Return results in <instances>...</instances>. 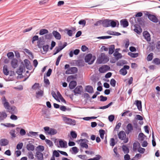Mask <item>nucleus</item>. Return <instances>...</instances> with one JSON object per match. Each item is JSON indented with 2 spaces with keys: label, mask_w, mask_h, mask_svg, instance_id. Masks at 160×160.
I'll list each match as a JSON object with an SVG mask.
<instances>
[{
  "label": "nucleus",
  "mask_w": 160,
  "mask_h": 160,
  "mask_svg": "<svg viewBox=\"0 0 160 160\" xmlns=\"http://www.w3.org/2000/svg\"><path fill=\"white\" fill-rule=\"evenodd\" d=\"M78 23L79 24L82 25L83 27L86 25V22L84 20L82 19L79 21Z\"/></svg>",
  "instance_id": "obj_41"
},
{
  "label": "nucleus",
  "mask_w": 160,
  "mask_h": 160,
  "mask_svg": "<svg viewBox=\"0 0 160 160\" xmlns=\"http://www.w3.org/2000/svg\"><path fill=\"white\" fill-rule=\"evenodd\" d=\"M99 132L101 138L102 139L104 138L105 131L103 129H100L99 131Z\"/></svg>",
  "instance_id": "obj_36"
},
{
  "label": "nucleus",
  "mask_w": 160,
  "mask_h": 160,
  "mask_svg": "<svg viewBox=\"0 0 160 160\" xmlns=\"http://www.w3.org/2000/svg\"><path fill=\"white\" fill-rule=\"evenodd\" d=\"M76 78V76L71 75L69 76L67 78V81L68 82H70L72 80H74Z\"/></svg>",
  "instance_id": "obj_29"
},
{
  "label": "nucleus",
  "mask_w": 160,
  "mask_h": 160,
  "mask_svg": "<svg viewBox=\"0 0 160 160\" xmlns=\"http://www.w3.org/2000/svg\"><path fill=\"white\" fill-rule=\"evenodd\" d=\"M77 85V82L75 81H71L69 85V87L70 89H73Z\"/></svg>",
  "instance_id": "obj_20"
},
{
  "label": "nucleus",
  "mask_w": 160,
  "mask_h": 160,
  "mask_svg": "<svg viewBox=\"0 0 160 160\" xmlns=\"http://www.w3.org/2000/svg\"><path fill=\"white\" fill-rule=\"evenodd\" d=\"M70 134L72 137L73 139L76 138L77 136V134L74 131H71L70 132Z\"/></svg>",
  "instance_id": "obj_38"
},
{
  "label": "nucleus",
  "mask_w": 160,
  "mask_h": 160,
  "mask_svg": "<svg viewBox=\"0 0 160 160\" xmlns=\"http://www.w3.org/2000/svg\"><path fill=\"white\" fill-rule=\"evenodd\" d=\"M136 105L137 108L139 111L142 110V102L141 101L137 100L136 101Z\"/></svg>",
  "instance_id": "obj_24"
},
{
  "label": "nucleus",
  "mask_w": 160,
  "mask_h": 160,
  "mask_svg": "<svg viewBox=\"0 0 160 160\" xmlns=\"http://www.w3.org/2000/svg\"><path fill=\"white\" fill-rule=\"evenodd\" d=\"M53 156H55L56 157H58L59 156L60 154L59 152L56 150H54L53 153Z\"/></svg>",
  "instance_id": "obj_59"
},
{
  "label": "nucleus",
  "mask_w": 160,
  "mask_h": 160,
  "mask_svg": "<svg viewBox=\"0 0 160 160\" xmlns=\"http://www.w3.org/2000/svg\"><path fill=\"white\" fill-rule=\"evenodd\" d=\"M148 16L149 19L151 21L155 23L158 22V19L155 16L149 14Z\"/></svg>",
  "instance_id": "obj_12"
},
{
  "label": "nucleus",
  "mask_w": 160,
  "mask_h": 160,
  "mask_svg": "<svg viewBox=\"0 0 160 160\" xmlns=\"http://www.w3.org/2000/svg\"><path fill=\"white\" fill-rule=\"evenodd\" d=\"M80 146L82 148H88V145L87 144H86L85 142H81L80 144Z\"/></svg>",
  "instance_id": "obj_57"
},
{
  "label": "nucleus",
  "mask_w": 160,
  "mask_h": 160,
  "mask_svg": "<svg viewBox=\"0 0 160 160\" xmlns=\"http://www.w3.org/2000/svg\"><path fill=\"white\" fill-rule=\"evenodd\" d=\"M3 72L4 74L6 75H8L9 74V71L8 69L7 65H4L3 67Z\"/></svg>",
  "instance_id": "obj_27"
},
{
  "label": "nucleus",
  "mask_w": 160,
  "mask_h": 160,
  "mask_svg": "<svg viewBox=\"0 0 160 160\" xmlns=\"http://www.w3.org/2000/svg\"><path fill=\"white\" fill-rule=\"evenodd\" d=\"M8 140L5 138L1 139L0 140V145L1 146H6L8 144Z\"/></svg>",
  "instance_id": "obj_14"
},
{
  "label": "nucleus",
  "mask_w": 160,
  "mask_h": 160,
  "mask_svg": "<svg viewBox=\"0 0 160 160\" xmlns=\"http://www.w3.org/2000/svg\"><path fill=\"white\" fill-rule=\"evenodd\" d=\"M23 146L22 143H20L17 144V149L18 150L21 149H22Z\"/></svg>",
  "instance_id": "obj_63"
},
{
  "label": "nucleus",
  "mask_w": 160,
  "mask_h": 160,
  "mask_svg": "<svg viewBox=\"0 0 160 160\" xmlns=\"http://www.w3.org/2000/svg\"><path fill=\"white\" fill-rule=\"evenodd\" d=\"M24 68V67L23 66H20L19 69L17 70L16 72L19 75H21L23 72Z\"/></svg>",
  "instance_id": "obj_28"
},
{
  "label": "nucleus",
  "mask_w": 160,
  "mask_h": 160,
  "mask_svg": "<svg viewBox=\"0 0 160 160\" xmlns=\"http://www.w3.org/2000/svg\"><path fill=\"white\" fill-rule=\"evenodd\" d=\"M129 68V66L128 65L124 66L123 68L120 70L119 72L123 76L126 75L127 73L126 70H128Z\"/></svg>",
  "instance_id": "obj_8"
},
{
  "label": "nucleus",
  "mask_w": 160,
  "mask_h": 160,
  "mask_svg": "<svg viewBox=\"0 0 160 160\" xmlns=\"http://www.w3.org/2000/svg\"><path fill=\"white\" fill-rule=\"evenodd\" d=\"M82 90V87L81 86H78L73 90L75 94H81Z\"/></svg>",
  "instance_id": "obj_10"
},
{
  "label": "nucleus",
  "mask_w": 160,
  "mask_h": 160,
  "mask_svg": "<svg viewBox=\"0 0 160 160\" xmlns=\"http://www.w3.org/2000/svg\"><path fill=\"white\" fill-rule=\"evenodd\" d=\"M103 26L106 27L110 26V20L106 19L103 21L102 22Z\"/></svg>",
  "instance_id": "obj_21"
},
{
  "label": "nucleus",
  "mask_w": 160,
  "mask_h": 160,
  "mask_svg": "<svg viewBox=\"0 0 160 160\" xmlns=\"http://www.w3.org/2000/svg\"><path fill=\"white\" fill-rule=\"evenodd\" d=\"M85 89L87 92L89 93H92L93 92V88L91 86H87L86 87Z\"/></svg>",
  "instance_id": "obj_25"
},
{
  "label": "nucleus",
  "mask_w": 160,
  "mask_h": 160,
  "mask_svg": "<svg viewBox=\"0 0 160 160\" xmlns=\"http://www.w3.org/2000/svg\"><path fill=\"white\" fill-rule=\"evenodd\" d=\"M7 56L9 58H11L14 57L13 53L12 52H10L7 53Z\"/></svg>",
  "instance_id": "obj_53"
},
{
  "label": "nucleus",
  "mask_w": 160,
  "mask_h": 160,
  "mask_svg": "<svg viewBox=\"0 0 160 160\" xmlns=\"http://www.w3.org/2000/svg\"><path fill=\"white\" fill-rule=\"evenodd\" d=\"M118 138L121 140H123L125 143H127L128 141V138H126V135L123 131H120L118 134Z\"/></svg>",
  "instance_id": "obj_4"
},
{
  "label": "nucleus",
  "mask_w": 160,
  "mask_h": 160,
  "mask_svg": "<svg viewBox=\"0 0 160 160\" xmlns=\"http://www.w3.org/2000/svg\"><path fill=\"white\" fill-rule=\"evenodd\" d=\"M51 94L53 97L56 100H58V96H57V94L55 93V92L53 91H52L51 92Z\"/></svg>",
  "instance_id": "obj_56"
},
{
  "label": "nucleus",
  "mask_w": 160,
  "mask_h": 160,
  "mask_svg": "<svg viewBox=\"0 0 160 160\" xmlns=\"http://www.w3.org/2000/svg\"><path fill=\"white\" fill-rule=\"evenodd\" d=\"M153 62L156 65L160 64V59L158 58H155L153 60Z\"/></svg>",
  "instance_id": "obj_49"
},
{
  "label": "nucleus",
  "mask_w": 160,
  "mask_h": 160,
  "mask_svg": "<svg viewBox=\"0 0 160 160\" xmlns=\"http://www.w3.org/2000/svg\"><path fill=\"white\" fill-rule=\"evenodd\" d=\"M110 67L106 65H103L100 67L99 69V71L101 73H104L110 69Z\"/></svg>",
  "instance_id": "obj_9"
},
{
  "label": "nucleus",
  "mask_w": 160,
  "mask_h": 160,
  "mask_svg": "<svg viewBox=\"0 0 160 160\" xmlns=\"http://www.w3.org/2000/svg\"><path fill=\"white\" fill-rule=\"evenodd\" d=\"M115 144L116 143L114 139L113 138H111L110 141V145L111 146L113 147Z\"/></svg>",
  "instance_id": "obj_40"
},
{
  "label": "nucleus",
  "mask_w": 160,
  "mask_h": 160,
  "mask_svg": "<svg viewBox=\"0 0 160 160\" xmlns=\"http://www.w3.org/2000/svg\"><path fill=\"white\" fill-rule=\"evenodd\" d=\"M35 156L38 160H43V154L40 152L37 151Z\"/></svg>",
  "instance_id": "obj_11"
},
{
  "label": "nucleus",
  "mask_w": 160,
  "mask_h": 160,
  "mask_svg": "<svg viewBox=\"0 0 160 160\" xmlns=\"http://www.w3.org/2000/svg\"><path fill=\"white\" fill-rule=\"evenodd\" d=\"M15 130L13 129L11 130L10 132V134L12 136V138H15L16 136V134L15 133Z\"/></svg>",
  "instance_id": "obj_43"
},
{
  "label": "nucleus",
  "mask_w": 160,
  "mask_h": 160,
  "mask_svg": "<svg viewBox=\"0 0 160 160\" xmlns=\"http://www.w3.org/2000/svg\"><path fill=\"white\" fill-rule=\"evenodd\" d=\"M113 152L115 155V156L118 158L119 157L120 155L118 152V149L117 147H115L113 149Z\"/></svg>",
  "instance_id": "obj_44"
},
{
  "label": "nucleus",
  "mask_w": 160,
  "mask_h": 160,
  "mask_svg": "<svg viewBox=\"0 0 160 160\" xmlns=\"http://www.w3.org/2000/svg\"><path fill=\"white\" fill-rule=\"evenodd\" d=\"M24 62L25 63V66L26 67L28 68L29 67V62L27 59H25L24 60Z\"/></svg>",
  "instance_id": "obj_60"
},
{
  "label": "nucleus",
  "mask_w": 160,
  "mask_h": 160,
  "mask_svg": "<svg viewBox=\"0 0 160 160\" xmlns=\"http://www.w3.org/2000/svg\"><path fill=\"white\" fill-rule=\"evenodd\" d=\"M78 71L77 68L75 67H72L69 68L65 72V73L67 74H73L76 73Z\"/></svg>",
  "instance_id": "obj_7"
},
{
  "label": "nucleus",
  "mask_w": 160,
  "mask_h": 160,
  "mask_svg": "<svg viewBox=\"0 0 160 160\" xmlns=\"http://www.w3.org/2000/svg\"><path fill=\"white\" fill-rule=\"evenodd\" d=\"M114 46L112 45L110 46L109 48V53L110 54H112L114 52Z\"/></svg>",
  "instance_id": "obj_31"
},
{
  "label": "nucleus",
  "mask_w": 160,
  "mask_h": 160,
  "mask_svg": "<svg viewBox=\"0 0 160 160\" xmlns=\"http://www.w3.org/2000/svg\"><path fill=\"white\" fill-rule=\"evenodd\" d=\"M123 151L125 153H128L129 152L128 148L125 145H123L122 147Z\"/></svg>",
  "instance_id": "obj_33"
},
{
  "label": "nucleus",
  "mask_w": 160,
  "mask_h": 160,
  "mask_svg": "<svg viewBox=\"0 0 160 160\" xmlns=\"http://www.w3.org/2000/svg\"><path fill=\"white\" fill-rule=\"evenodd\" d=\"M26 132L23 129H21L20 131V134L22 136H23L25 135Z\"/></svg>",
  "instance_id": "obj_64"
},
{
  "label": "nucleus",
  "mask_w": 160,
  "mask_h": 160,
  "mask_svg": "<svg viewBox=\"0 0 160 160\" xmlns=\"http://www.w3.org/2000/svg\"><path fill=\"white\" fill-rule=\"evenodd\" d=\"M44 149V147L42 146L39 145L36 148V150L40 152H42Z\"/></svg>",
  "instance_id": "obj_34"
},
{
  "label": "nucleus",
  "mask_w": 160,
  "mask_h": 160,
  "mask_svg": "<svg viewBox=\"0 0 160 160\" xmlns=\"http://www.w3.org/2000/svg\"><path fill=\"white\" fill-rule=\"evenodd\" d=\"M95 59L96 57L94 56H92L91 54H88L85 58V62H88L89 64H92Z\"/></svg>",
  "instance_id": "obj_3"
},
{
  "label": "nucleus",
  "mask_w": 160,
  "mask_h": 160,
  "mask_svg": "<svg viewBox=\"0 0 160 160\" xmlns=\"http://www.w3.org/2000/svg\"><path fill=\"white\" fill-rule=\"evenodd\" d=\"M48 32V31L47 29H43L40 30L39 31V34L40 35H42L44 34H47Z\"/></svg>",
  "instance_id": "obj_30"
},
{
  "label": "nucleus",
  "mask_w": 160,
  "mask_h": 160,
  "mask_svg": "<svg viewBox=\"0 0 160 160\" xmlns=\"http://www.w3.org/2000/svg\"><path fill=\"white\" fill-rule=\"evenodd\" d=\"M2 104H3L4 108L8 111H10V105L9 103L8 102L5 97L3 96L2 98Z\"/></svg>",
  "instance_id": "obj_6"
},
{
  "label": "nucleus",
  "mask_w": 160,
  "mask_h": 160,
  "mask_svg": "<svg viewBox=\"0 0 160 160\" xmlns=\"http://www.w3.org/2000/svg\"><path fill=\"white\" fill-rule=\"evenodd\" d=\"M145 135L142 133H140L138 135V138L139 140L142 141L144 140Z\"/></svg>",
  "instance_id": "obj_39"
},
{
  "label": "nucleus",
  "mask_w": 160,
  "mask_h": 160,
  "mask_svg": "<svg viewBox=\"0 0 160 160\" xmlns=\"http://www.w3.org/2000/svg\"><path fill=\"white\" fill-rule=\"evenodd\" d=\"M59 143L60 146L61 148H66L67 147V142L64 140L60 139L59 141Z\"/></svg>",
  "instance_id": "obj_15"
},
{
  "label": "nucleus",
  "mask_w": 160,
  "mask_h": 160,
  "mask_svg": "<svg viewBox=\"0 0 160 160\" xmlns=\"http://www.w3.org/2000/svg\"><path fill=\"white\" fill-rule=\"evenodd\" d=\"M120 23L121 25L124 28H126L128 26V22L125 19L121 20Z\"/></svg>",
  "instance_id": "obj_18"
},
{
  "label": "nucleus",
  "mask_w": 160,
  "mask_h": 160,
  "mask_svg": "<svg viewBox=\"0 0 160 160\" xmlns=\"http://www.w3.org/2000/svg\"><path fill=\"white\" fill-rule=\"evenodd\" d=\"M38 83H36L32 87V88L34 90L37 89L39 87Z\"/></svg>",
  "instance_id": "obj_61"
},
{
  "label": "nucleus",
  "mask_w": 160,
  "mask_h": 160,
  "mask_svg": "<svg viewBox=\"0 0 160 160\" xmlns=\"http://www.w3.org/2000/svg\"><path fill=\"white\" fill-rule=\"evenodd\" d=\"M134 31L138 34H140L142 30L140 28H138L136 27L134 29Z\"/></svg>",
  "instance_id": "obj_45"
},
{
  "label": "nucleus",
  "mask_w": 160,
  "mask_h": 160,
  "mask_svg": "<svg viewBox=\"0 0 160 160\" xmlns=\"http://www.w3.org/2000/svg\"><path fill=\"white\" fill-rule=\"evenodd\" d=\"M116 81L114 79H112L110 81V84L113 87H114L116 85Z\"/></svg>",
  "instance_id": "obj_50"
},
{
  "label": "nucleus",
  "mask_w": 160,
  "mask_h": 160,
  "mask_svg": "<svg viewBox=\"0 0 160 160\" xmlns=\"http://www.w3.org/2000/svg\"><path fill=\"white\" fill-rule=\"evenodd\" d=\"M126 129V132L127 134H129L133 130L132 125L131 123L128 124L127 126Z\"/></svg>",
  "instance_id": "obj_19"
},
{
  "label": "nucleus",
  "mask_w": 160,
  "mask_h": 160,
  "mask_svg": "<svg viewBox=\"0 0 160 160\" xmlns=\"http://www.w3.org/2000/svg\"><path fill=\"white\" fill-rule=\"evenodd\" d=\"M101 101L104 102L106 101L107 99V98L106 97H104L102 95L100 96Z\"/></svg>",
  "instance_id": "obj_62"
},
{
  "label": "nucleus",
  "mask_w": 160,
  "mask_h": 160,
  "mask_svg": "<svg viewBox=\"0 0 160 160\" xmlns=\"http://www.w3.org/2000/svg\"><path fill=\"white\" fill-rule=\"evenodd\" d=\"M7 114L4 112L0 113V122L4 120L7 117Z\"/></svg>",
  "instance_id": "obj_22"
},
{
  "label": "nucleus",
  "mask_w": 160,
  "mask_h": 160,
  "mask_svg": "<svg viewBox=\"0 0 160 160\" xmlns=\"http://www.w3.org/2000/svg\"><path fill=\"white\" fill-rule=\"evenodd\" d=\"M43 129L45 133L47 135H53L57 133V130L48 126L44 127Z\"/></svg>",
  "instance_id": "obj_2"
},
{
  "label": "nucleus",
  "mask_w": 160,
  "mask_h": 160,
  "mask_svg": "<svg viewBox=\"0 0 160 160\" xmlns=\"http://www.w3.org/2000/svg\"><path fill=\"white\" fill-rule=\"evenodd\" d=\"M53 35L55 38L57 40H60L61 38V35L57 31H53L52 33Z\"/></svg>",
  "instance_id": "obj_17"
},
{
  "label": "nucleus",
  "mask_w": 160,
  "mask_h": 160,
  "mask_svg": "<svg viewBox=\"0 0 160 160\" xmlns=\"http://www.w3.org/2000/svg\"><path fill=\"white\" fill-rule=\"evenodd\" d=\"M112 37L111 36H103L101 37H97V38L99 39H108L111 38Z\"/></svg>",
  "instance_id": "obj_46"
},
{
  "label": "nucleus",
  "mask_w": 160,
  "mask_h": 160,
  "mask_svg": "<svg viewBox=\"0 0 160 160\" xmlns=\"http://www.w3.org/2000/svg\"><path fill=\"white\" fill-rule=\"evenodd\" d=\"M27 148L29 151H33L34 150V146L31 143L27 145Z\"/></svg>",
  "instance_id": "obj_26"
},
{
  "label": "nucleus",
  "mask_w": 160,
  "mask_h": 160,
  "mask_svg": "<svg viewBox=\"0 0 160 160\" xmlns=\"http://www.w3.org/2000/svg\"><path fill=\"white\" fill-rule=\"evenodd\" d=\"M36 97L37 98H38L39 97H41L42 96L43 94V91L40 90L36 92Z\"/></svg>",
  "instance_id": "obj_32"
},
{
  "label": "nucleus",
  "mask_w": 160,
  "mask_h": 160,
  "mask_svg": "<svg viewBox=\"0 0 160 160\" xmlns=\"http://www.w3.org/2000/svg\"><path fill=\"white\" fill-rule=\"evenodd\" d=\"M115 117L114 115H111L108 117V119L110 122H112L114 120Z\"/></svg>",
  "instance_id": "obj_54"
},
{
  "label": "nucleus",
  "mask_w": 160,
  "mask_h": 160,
  "mask_svg": "<svg viewBox=\"0 0 160 160\" xmlns=\"http://www.w3.org/2000/svg\"><path fill=\"white\" fill-rule=\"evenodd\" d=\"M18 60L16 59H13L11 62V65L12 67L15 68L17 67L18 65Z\"/></svg>",
  "instance_id": "obj_16"
},
{
  "label": "nucleus",
  "mask_w": 160,
  "mask_h": 160,
  "mask_svg": "<svg viewBox=\"0 0 160 160\" xmlns=\"http://www.w3.org/2000/svg\"><path fill=\"white\" fill-rule=\"evenodd\" d=\"M153 53H151L148 56L147 60L148 61H150L153 58Z\"/></svg>",
  "instance_id": "obj_48"
},
{
  "label": "nucleus",
  "mask_w": 160,
  "mask_h": 160,
  "mask_svg": "<svg viewBox=\"0 0 160 160\" xmlns=\"http://www.w3.org/2000/svg\"><path fill=\"white\" fill-rule=\"evenodd\" d=\"M117 25L118 26L119 25V22L118 21H114L113 20H110V26L114 28L116 27Z\"/></svg>",
  "instance_id": "obj_23"
},
{
  "label": "nucleus",
  "mask_w": 160,
  "mask_h": 160,
  "mask_svg": "<svg viewBox=\"0 0 160 160\" xmlns=\"http://www.w3.org/2000/svg\"><path fill=\"white\" fill-rule=\"evenodd\" d=\"M108 57L104 53H102L99 55L97 59L98 64L105 63L108 61Z\"/></svg>",
  "instance_id": "obj_1"
},
{
  "label": "nucleus",
  "mask_w": 160,
  "mask_h": 160,
  "mask_svg": "<svg viewBox=\"0 0 160 160\" xmlns=\"http://www.w3.org/2000/svg\"><path fill=\"white\" fill-rule=\"evenodd\" d=\"M62 56V54H61V55L58 56V57L57 58L56 62V66H58L59 64V62L60 61V60L61 59V58Z\"/></svg>",
  "instance_id": "obj_52"
},
{
  "label": "nucleus",
  "mask_w": 160,
  "mask_h": 160,
  "mask_svg": "<svg viewBox=\"0 0 160 160\" xmlns=\"http://www.w3.org/2000/svg\"><path fill=\"white\" fill-rule=\"evenodd\" d=\"M72 149L74 154H76L78 152V150L77 147H73L72 148Z\"/></svg>",
  "instance_id": "obj_55"
},
{
  "label": "nucleus",
  "mask_w": 160,
  "mask_h": 160,
  "mask_svg": "<svg viewBox=\"0 0 160 160\" xmlns=\"http://www.w3.org/2000/svg\"><path fill=\"white\" fill-rule=\"evenodd\" d=\"M65 31L67 32V34L70 37H71L72 35V31L71 30H69L68 29H66Z\"/></svg>",
  "instance_id": "obj_47"
},
{
  "label": "nucleus",
  "mask_w": 160,
  "mask_h": 160,
  "mask_svg": "<svg viewBox=\"0 0 160 160\" xmlns=\"http://www.w3.org/2000/svg\"><path fill=\"white\" fill-rule=\"evenodd\" d=\"M143 36L147 41H150V36L148 32L147 31H144L143 32Z\"/></svg>",
  "instance_id": "obj_13"
},
{
  "label": "nucleus",
  "mask_w": 160,
  "mask_h": 160,
  "mask_svg": "<svg viewBox=\"0 0 160 160\" xmlns=\"http://www.w3.org/2000/svg\"><path fill=\"white\" fill-rule=\"evenodd\" d=\"M28 158L31 159H33L34 158V155L32 152H29L28 154Z\"/></svg>",
  "instance_id": "obj_51"
},
{
  "label": "nucleus",
  "mask_w": 160,
  "mask_h": 160,
  "mask_svg": "<svg viewBox=\"0 0 160 160\" xmlns=\"http://www.w3.org/2000/svg\"><path fill=\"white\" fill-rule=\"evenodd\" d=\"M112 102H111L106 106L100 107L99 108L100 109H104L107 108H108L109 107L111 106L112 104Z\"/></svg>",
  "instance_id": "obj_37"
},
{
  "label": "nucleus",
  "mask_w": 160,
  "mask_h": 160,
  "mask_svg": "<svg viewBox=\"0 0 160 160\" xmlns=\"http://www.w3.org/2000/svg\"><path fill=\"white\" fill-rule=\"evenodd\" d=\"M128 55L132 58H135L138 57V53H133L131 52H129Z\"/></svg>",
  "instance_id": "obj_35"
},
{
  "label": "nucleus",
  "mask_w": 160,
  "mask_h": 160,
  "mask_svg": "<svg viewBox=\"0 0 160 160\" xmlns=\"http://www.w3.org/2000/svg\"><path fill=\"white\" fill-rule=\"evenodd\" d=\"M62 118L65 122L68 124L75 125L76 124V122L74 119H72L65 117H63Z\"/></svg>",
  "instance_id": "obj_5"
},
{
  "label": "nucleus",
  "mask_w": 160,
  "mask_h": 160,
  "mask_svg": "<svg viewBox=\"0 0 160 160\" xmlns=\"http://www.w3.org/2000/svg\"><path fill=\"white\" fill-rule=\"evenodd\" d=\"M46 143L48 144L50 147H52L53 146V144L52 142L49 139H46L45 140Z\"/></svg>",
  "instance_id": "obj_42"
},
{
  "label": "nucleus",
  "mask_w": 160,
  "mask_h": 160,
  "mask_svg": "<svg viewBox=\"0 0 160 160\" xmlns=\"http://www.w3.org/2000/svg\"><path fill=\"white\" fill-rule=\"evenodd\" d=\"M52 34L51 33L45 35V38L46 39H51L52 37Z\"/></svg>",
  "instance_id": "obj_58"
}]
</instances>
